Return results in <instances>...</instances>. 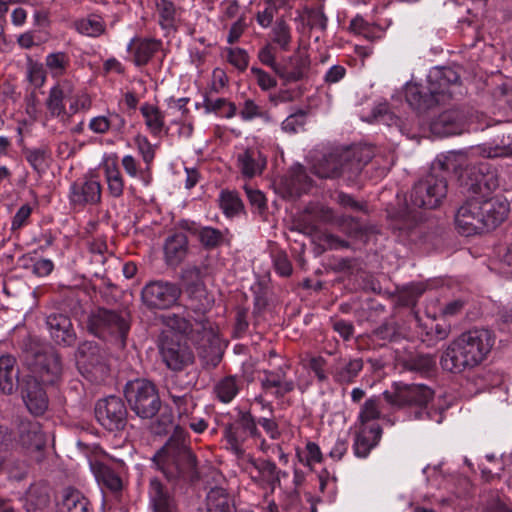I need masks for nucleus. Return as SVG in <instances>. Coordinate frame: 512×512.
<instances>
[{"label": "nucleus", "instance_id": "obj_39", "mask_svg": "<svg viewBox=\"0 0 512 512\" xmlns=\"http://www.w3.org/2000/svg\"><path fill=\"white\" fill-rule=\"evenodd\" d=\"M75 29L83 35L89 37H99L105 33V22L101 16L91 14L86 18H81L75 21Z\"/></svg>", "mask_w": 512, "mask_h": 512}, {"label": "nucleus", "instance_id": "obj_7", "mask_svg": "<svg viewBox=\"0 0 512 512\" xmlns=\"http://www.w3.org/2000/svg\"><path fill=\"white\" fill-rule=\"evenodd\" d=\"M131 328V316L126 310H113L98 307L87 319V330L104 341L125 348Z\"/></svg>", "mask_w": 512, "mask_h": 512}, {"label": "nucleus", "instance_id": "obj_64", "mask_svg": "<svg viewBox=\"0 0 512 512\" xmlns=\"http://www.w3.org/2000/svg\"><path fill=\"white\" fill-rule=\"evenodd\" d=\"M266 3L267 7L256 15L258 24L263 28H267L272 24L274 16L277 13L274 0H266Z\"/></svg>", "mask_w": 512, "mask_h": 512}, {"label": "nucleus", "instance_id": "obj_45", "mask_svg": "<svg viewBox=\"0 0 512 512\" xmlns=\"http://www.w3.org/2000/svg\"><path fill=\"white\" fill-rule=\"evenodd\" d=\"M198 240L204 249L213 250L225 243V235L217 228L204 226L199 230Z\"/></svg>", "mask_w": 512, "mask_h": 512}, {"label": "nucleus", "instance_id": "obj_16", "mask_svg": "<svg viewBox=\"0 0 512 512\" xmlns=\"http://www.w3.org/2000/svg\"><path fill=\"white\" fill-rule=\"evenodd\" d=\"M45 325L55 345L63 348L75 346L77 333L68 315L62 312H51L45 318Z\"/></svg>", "mask_w": 512, "mask_h": 512}, {"label": "nucleus", "instance_id": "obj_34", "mask_svg": "<svg viewBox=\"0 0 512 512\" xmlns=\"http://www.w3.org/2000/svg\"><path fill=\"white\" fill-rule=\"evenodd\" d=\"M59 506L62 512H92L90 501L74 487H66L61 491Z\"/></svg>", "mask_w": 512, "mask_h": 512}, {"label": "nucleus", "instance_id": "obj_46", "mask_svg": "<svg viewBox=\"0 0 512 512\" xmlns=\"http://www.w3.org/2000/svg\"><path fill=\"white\" fill-rule=\"evenodd\" d=\"M381 417L380 398L371 397L367 399L361 406L358 421L361 427L371 426V421L377 420Z\"/></svg>", "mask_w": 512, "mask_h": 512}, {"label": "nucleus", "instance_id": "obj_38", "mask_svg": "<svg viewBox=\"0 0 512 512\" xmlns=\"http://www.w3.org/2000/svg\"><path fill=\"white\" fill-rule=\"evenodd\" d=\"M169 398L175 406L179 421L185 424L186 419H190V415H192L196 407L193 395L190 392H185V394L177 393L173 388Z\"/></svg>", "mask_w": 512, "mask_h": 512}, {"label": "nucleus", "instance_id": "obj_44", "mask_svg": "<svg viewBox=\"0 0 512 512\" xmlns=\"http://www.w3.org/2000/svg\"><path fill=\"white\" fill-rule=\"evenodd\" d=\"M219 206L227 217H233L244 209L237 192L223 190L219 196Z\"/></svg>", "mask_w": 512, "mask_h": 512}, {"label": "nucleus", "instance_id": "obj_2", "mask_svg": "<svg viewBox=\"0 0 512 512\" xmlns=\"http://www.w3.org/2000/svg\"><path fill=\"white\" fill-rule=\"evenodd\" d=\"M171 483L194 484L200 480L197 457L186 441V431L177 425L166 443L152 458Z\"/></svg>", "mask_w": 512, "mask_h": 512}, {"label": "nucleus", "instance_id": "obj_6", "mask_svg": "<svg viewBox=\"0 0 512 512\" xmlns=\"http://www.w3.org/2000/svg\"><path fill=\"white\" fill-rule=\"evenodd\" d=\"M382 395L392 408L411 410L416 420H433L435 415H439L436 422L442 421L441 412L429 406L434 398V391L427 385L393 382L391 390H385Z\"/></svg>", "mask_w": 512, "mask_h": 512}, {"label": "nucleus", "instance_id": "obj_53", "mask_svg": "<svg viewBox=\"0 0 512 512\" xmlns=\"http://www.w3.org/2000/svg\"><path fill=\"white\" fill-rule=\"evenodd\" d=\"M487 153V157H509L512 156V136L502 135L500 141L493 146H489L484 149Z\"/></svg>", "mask_w": 512, "mask_h": 512}, {"label": "nucleus", "instance_id": "obj_41", "mask_svg": "<svg viewBox=\"0 0 512 512\" xmlns=\"http://www.w3.org/2000/svg\"><path fill=\"white\" fill-rule=\"evenodd\" d=\"M338 227L348 237L361 239L373 232V227L360 222L358 218L343 216L338 220Z\"/></svg>", "mask_w": 512, "mask_h": 512}, {"label": "nucleus", "instance_id": "obj_9", "mask_svg": "<svg viewBox=\"0 0 512 512\" xmlns=\"http://www.w3.org/2000/svg\"><path fill=\"white\" fill-rule=\"evenodd\" d=\"M25 363L31 373L29 376L44 385L55 384L62 375L61 356L52 347H31L25 354Z\"/></svg>", "mask_w": 512, "mask_h": 512}, {"label": "nucleus", "instance_id": "obj_48", "mask_svg": "<svg viewBox=\"0 0 512 512\" xmlns=\"http://www.w3.org/2000/svg\"><path fill=\"white\" fill-rule=\"evenodd\" d=\"M25 158L27 162L31 165V167L36 171L39 175L45 172L47 164V158L49 156V151L46 148H34L29 149L25 148L23 150Z\"/></svg>", "mask_w": 512, "mask_h": 512}, {"label": "nucleus", "instance_id": "obj_3", "mask_svg": "<svg viewBox=\"0 0 512 512\" xmlns=\"http://www.w3.org/2000/svg\"><path fill=\"white\" fill-rule=\"evenodd\" d=\"M495 342L493 332L486 328H473L452 340L440 357L444 371L458 374L480 365Z\"/></svg>", "mask_w": 512, "mask_h": 512}, {"label": "nucleus", "instance_id": "obj_54", "mask_svg": "<svg viewBox=\"0 0 512 512\" xmlns=\"http://www.w3.org/2000/svg\"><path fill=\"white\" fill-rule=\"evenodd\" d=\"M307 20V26L310 29L326 30L328 18L322 7L305 8L304 10Z\"/></svg>", "mask_w": 512, "mask_h": 512}, {"label": "nucleus", "instance_id": "obj_5", "mask_svg": "<svg viewBox=\"0 0 512 512\" xmlns=\"http://www.w3.org/2000/svg\"><path fill=\"white\" fill-rule=\"evenodd\" d=\"M372 158L371 147L335 148L313 164L312 173L322 179L342 178L348 184H354Z\"/></svg>", "mask_w": 512, "mask_h": 512}, {"label": "nucleus", "instance_id": "obj_33", "mask_svg": "<svg viewBox=\"0 0 512 512\" xmlns=\"http://www.w3.org/2000/svg\"><path fill=\"white\" fill-rule=\"evenodd\" d=\"M16 359L11 355L0 357V390L3 394L10 395L15 391L18 380Z\"/></svg>", "mask_w": 512, "mask_h": 512}, {"label": "nucleus", "instance_id": "obj_28", "mask_svg": "<svg viewBox=\"0 0 512 512\" xmlns=\"http://www.w3.org/2000/svg\"><path fill=\"white\" fill-rule=\"evenodd\" d=\"M266 158L254 148H248L237 156V167L245 178L260 175L266 167Z\"/></svg>", "mask_w": 512, "mask_h": 512}, {"label": "nucleus", "instance_id": "obj_49", "mask_svg": "<svg viewBox=\"0 0 512 512\" xmlns=\"http://www.w3.org/2000/svg\"><path fill=\"white\" fill-rule=\"evenodd\" d=\"M156 12L159 15V24L164 29H170L174 26L176 9L169 0H156Z\"/></svg>", "mask_w": 512, "mask_h": 512}, {"label": "nucleus", "instance_id": "obj_52", "mask_svg": "<svg viewBox=\"0 0 512 512\" xmlns=\"http://www.w3.org/2000/svg\"><path fill=\"white\" fill-rule=\"evenodd\" d=\"M106 179L111 196L118 198L123 194L124 182L117 166L106 167Z\"/></svg>", "mask_w": 512, "mask_h": 512}, {"label": "nucleus", "instance_id": "obj_4", "mask_svg": "<svg viewBox=\"0 0 512 512\" xmlns=\"http://www.w3.org/2000/svg\"><path fill=\"white\" fill-rule=\"evenodd\" d=\"M459 83L460 75L453 68L435 67L430 70L425 83L406 84L405 99L412 109L423 113L451 98L452 88Z\"/></svg>", "mask_w": 512, "mask_h": 512}, {"label": "nucleus", "instance_id": "obj_10", "mask_svg": "<svg viewBox=\"0 0 512 512\" xmlns=\"http://www.w3.org/2000/svg\"><path fill=\"white\" fill-rule=\"evenodd\" d=\"M484 168V175L486 177L487 184L482 186V189L490 190L489 181L492 176L486 173L487 165L481 163ZM462 193L470 194L465 202L459 207L455 215V223L461 234L464 236H472L480 234L485 231V220L481 209V198L479 193L468 191L466 188H462ZM483 191V190H481Z\"/></svg>", "mask_w": 512, "mask_h": 512}, {"label": "nucleus", "instance_id": "obj_1", "mask_svg": "<svg viewBox=\"0 0 512 512\" xmlns=\"http://www.w3.org/2000/svg\"><path fill=\"white\" fill-rule=\"evenodd\" d=\"M484 166L477 164L476 157L468 151H452L432 163L428 174L413 186L409 202L391 216V229L400 237H411L422 219L417 209H436L447 196V174L453 171L458 175L462 188L481 192L487 184Z\"/></svg>", "mask_w": 512, "mask_h": 512}, {"label": "nucleus", "instance_id": "obj_26", "mask_svg": "<svg viewBox=\"0 0 512 512\" xmlns=\"http://www.w3.org/2000/svg\"><path fill=\"white\" fill-rule=\"evenodd\" d=\"M148 494L152 512H179L174 496L158 478L150 480Z\"/></svg>", "mask_w": 512, "mask_h": 512}, {"label": "nucleus", "instance_id": "obj_37", "mask_svg": "<svg viewBox=\"0 0 512 512\" xmlns=\"http://www.w3.org/2000/svg\"><path fill=\"white\" fill-rule=\"evenodd\" d=\"M95 476L102 489H107L116 498L118 497L122 491L123 483L120 476L114 470L106 465H100L96 470Z\"/></svg>", "mask_w": 512, "mask_h": 512}, {"label": "nucleus", "instance_id": "obj_22", "mask_svg": "<svg viewBox=\"0 0 512 512\" xmlns=\"http://www.w3.org/2000/svg\"><path fill=\"white\" fill-rule=\"evenodd\" d=\"M70 204L73 206H86L98 204L101 200L100 183L92 179H83L74 182L69 191Z\"/></svg>", "mask_w": 512, "mask_h": 512}, {"label": "nucleus", "instance_id": "obj_27", "mask_svg": "<svg viewBox=\"0 0 512 512\" xmlns=\"http://www.w3.org/2000/svg\"><path fill=\"white\" fill-rule=\"evenodd\" d=\"M163 249L165 263L170 267H177L188 254V238L183 233H175L165 240Z\"/></svg>", "mask_w": 512, "mask_h": 512}, {"label": "nucleus", "instance_id": "obj_63", "mask_svg": "<svg viewBox=\"0 0 512 512\" xmlns=\"http://www.w3.org/2000/svg\"><path fill=\"white\" fill-rule=\"evenodd\" d=\"M274 268L276 272L283 276L288 277L292 274V264L285 252H278L274 255L273 259Z\"/></svg>", "mask_w": 512, "mask_h": 512}, {"label": "nucleus", "instance_id": "obj_36", "mask_svg": "<svg viewBox=\"0 0 512 512\" xmlns=\"http://www.w3.org/2000/svg\"><path fill=\"white\" fill-rule=\"evenodd\" d=\"M237 511L232 496L222 487L211 488L205 499V511Z\"/></svg>", "mask_w": 512, "mask_h": 512}, {"label": "nucleus", "instance_id": "obj_62", "mask_svg": "<svg viewBox=\"0 0 512 512\" xmlns=\"http://www.w3.org/2000/svg\"><path fill=\"white\" fill-rule=\"evenodd\" d=\"M139 153L146 165H150L155 157V151L145 136L137 135L134 139Z\"/></svg>", "mask_w": 512, "mask_h": 512}, {"label": "nucleus", "instance_id": "obj_40", "mask_svg": "<svg viewBox=\"0 0 512 512\" xmlns=\"http://www.w3.org/2000/svg\"><path fill=\"white\" fill-rule=\"evenodd\" d=\"M240 390V380L236 376H225L214 386L216 397L223 403L231 402Z\"/></svg>", "mask_w": 512, "mask_h": 512}, {"label": "nucleus", "instance_id": "obj_23", "mask_svg": "<svg viewBox=\"0 0 512 512\" xmlns=\"http://www.w3.org/2000/svg\"><path fill=\"white\" fill-rule=\"evenodd\" d=\"M186 293L188 295L187 308L196 315L195 322L200 324L203 329H206L208 320L205 315L213 307V295L208 292L206 286H194L191 290H187Z\"/></svg>", "mask_w": 512, "mask_h": 512}, {"label": "nucleus", "instance_id": "obj_12", "mask_svg": "<svg viewBox=\"0 0 512 512\" xmlns=\"http://www.w3.org/2000/svg\"><path fill=\"white\" fill-rule=\"evenodd\" d=\"M157 346L162 361L172 371H182L194 363L193 350L188 342L176 333L163 332Z\"/></svg>", "mask_w": 512, "mask_h": 512}, {"label": "nucleus", "instance_id": "obj_32", "mask_svg": "<svg viewBox=\"0 0 512 512\" xmlns=\"http://www.w3.org/2000/svg\"><path fill=\"white\" fill-rule=\"evenodd\" d=\"M310 61L297 51L294 55L287 58L286 63L278 69V76L285 82H297L303 79L305 71L308 69Z\"/></svg>", "mask_w": 512, "mask_h": 512}, {"label": "nucleus", "instance_id": "obj_35", "mask_svg": "<svg viewBox=\"0 0 512 512\" xmlns=\"http://www.w3.org/2000/svg\"><path fill=\"white\" fill-rule=\"evenodd\" d=\"M161 41L153 38L133 39L128 50L134 47V63L137 66L146 65L154 54L161 48Z\"/></svg>", "mask_w": 512, "mask_h": 512}, {"label": "nucleus", "instance_id": "obj_29", "mask_svg": "<svg viewBox=\"0 0 512 512\" xmlns=\"http://www.w3.org/2000/svg\"><path fill=\"white\" fill-rule=\"evenodd\" d=\"M382 436V428L379 424L373 423L371 426H359L354 442V452L358 457H366L370 450L375 447Z\"/></svg>", "mask_w": 512, "mask_h": 512}, {"label": "nucleus", "instance_id": "obj_18", "mask_svg": "<svg viewBox=\"0 0 512 512\" xmlns=\"http://www.w3.org/2000/svg\"><path fill=\"white\" fill-rule=\"evenodd\" d=\"M43 386L41 381L28 375L19 382L22 399L34 416L43 415L48 408V396Z\"/></svg>", "mask_w": 512, "mask_h": 512}, {"label": "nucleus", "instance_id": "obj_43", "mask_svg": "<svg viewBox=\"0 0 512 512\" xmlns=\"http://www.w3.org/2000/svg\"><path fill=\"white\" fill-rule=\"evenodd\" d=\"M270 36L272 43L279 46L282 51L289 50L292 42L291 28L283 18L276 20Z\"/></svg>", "mask_w": 512, "mask_h": 512}, {"label": "nucleus", "instance_id": "obj_8", "mask_svg": "<svg viewBox=\"0 0 512 512\" xmlns=\"http://www.w3.org/2000/svg\"><path fill=\"white\" fill-rule=\"evenodd\" d=\"M129 408L141 419L154 418L162 405L156 384L146 378L129 380L123 388Z\"/></svg>", "mask_w": 512, "mask_h": 512}, {"label": "nucleus", "instance_id": "obj_42", "mask_svg": "<svg viewBox=\"0 0 512 512\" xmlns=\"http://www.w3.org/2000/svg\"><path fill=\"white\" fill-rule=\"evenodd\" d=\"M208 275V266L188 265L181 271V279L185 285V291L191 290L194 286H206L204 279Z\"/></svg>", "mask_w": 512, "mask_h": 512}, {"label": "nucleus", "instance_id": "obj_60", "mask_svg": "<svg viewBox=\"0 0 512 512\" xmlns=\"http://www.w3.org/2000/svg\"><path fill=\"white\" fill-rule=\"evenodd\" d=\"M228 61L239 71H244L246 70L249 64V55L246 52V50L242 48H229Z\"/></svg>", "mask_w": 512, "mask_h": 512}, {"label": "nucleus", "instance_id": "obj_47", "mask_svg": "<svg viewBox=\"0 0 512 512\" xmlns=\"http://www.w3.org/2000/svg\"><path fill=\"white\" fill-rule=\"evenodd\" d=\"M140 111L150 131L154 135H158L164 126V117L159 108L145 103L141 106Z\"/></svg>", "mask_w": 512, "mask_h": 512}, {"label": "nucleus", "instance_id": "obj_17", "mask_svg": "<svg viewBox=\"0 0 512 512\" xmlns=\"http://www.w3.org/2000/svg\"><path fill=\"white\" fill-rule=\"evenodd\" d=\"M77 366L80 371L104 375L108 371L104 351L93 341H84L75 352Z\"/></svg>", "mask_w": 512, "mask_h": 512}, {"label": "nucleus", "instance_id": "obj_58", "mask_svg": "<svg viewBox=\"0 0 512 512\" xmlns=\"http://www.w3.org/2000/svg\"><path fill=\"white\" fill-rule=\"evenodd\" d=\"M306 112L299 110L294 114L289 115L282 122V129L288 133H297L305 125Z\"/></svg>", "mask_w": 512, "mask_h": 512}, {"label": "nucleus", "instance_id": "obj_57", "mask_svg": "<svg viewBox=\"0 0 512 512\" xmlns=\"http://www.w3.org/2000/svg\"><path fill=\"white\" fill-rule=\"evenodd\" d=\"M194 386L193 377H190V374L186 375H175L172 377L169 386L167 387L168 396L170 397V392L173 391V388L177 393L185 394V392H190Z\"/></svg>", "mask_w": 512, "mask_h": 512}, {"label": "nucleus", "instance_id": "obj_19", "mask_svg": "<svg viewBox=\"0 0 512 512\" xmlns=\"http://www.w3.org/2000/svg\"><path fill=\"white\" fill-rule=\"evenodd\" d=\"M43 386L41 381L28 375L19 382L22 399L34 416L43 415L48 408V396Z\"/></svg>", "mask_w": 512, "mask_h": 512}, {"label": "nucleus", "instance_id": "obj_21", "mask_svg": "<svg viewBox=\"0 0 512 512\" xmlns=\"http://www.w3.org/2000/svg\"><path fill=\"white\" fill-rule=\"evenodd\" d=\"M487 191L483 189L480 198L482 214L485 220V231H490L498 227L507 218L509 203L502 196L486 198L485 192Z\"/></svg>", "mask_w": 512, "mask_h": 512}, {"label": "nucleus", "instance_id": "obj_14", "mask_svg": "<svg viewBox=\"0 0 512 512\" xmlns=\"http://www.w3.org/2000/svg\"><path fill=\"white\" fill-rule=\"evenodd\" d=\"M260 432L250 411L239 410L236 419L224 426V438L236 455L243 454V443L248 437L258 438Z\"/></svg>", "mask_w": 512, "mask_h": 512}, {"label": "nucleus", "instance_id": "obj_11", "mask_svg": "<svg viewBox=\"0 0 512 512\" xmlns=\"http://www.w3.org/2000/svg\"><path fill=\"white\" fill-rule=\"evenodd\" d=\"M15 429V443L37 464H41L46 459L47 446V437L41 424L27 417H17Z\"/></svg>", "mask_w": 512, "mask_h": 512}, {"label": "nucleus", "instance_id": "obj_50", "mask_svg": "<svg viewBox=\"0 0 512 512\" xmlns=\"http://www.w3.org/2000/svg\"><path fill=\"white\" fill-rule=\"evenodd\" d=\"M399 335V326L393 320H385L372 331V337L375 340H381L384 342L395 341Z\"/></svg>", "mask_w": 512, "mask_h": 512}, {"label": "nucleus", "instance_id": "obj_30", "mask_svg": "<svg viewBox=\"0 0 512 512\" xmlns=\"http://www.w3.org/2000/svg\"><path fill=\"white\" fill-rule=\"evenodd\" d=\"M363 367L362 358L339 359L332 371L333 380L340 385L351 384L359 376Z\"/></svg>", "mask_w": 512, "mask_h": 512}, {"label": "nucleus", "instance_id": "obj_51", "mask_svg": "<svg viewBox=\"0 0 512 512\" xmlns=\"http://www.w3.org/2000/svg\"><path fill=\"white\" fill-rule=\"evenodd\" d=\"M70 59L65 52H54L46 56L45 64L55 76H61L69 66Z\"/></svg>", "mask_w": 512, "mask_h": 512}, {"label": "nucleus", "instance_id": "obj_56", "mask_svg": "<svg viewBox=\"0 0 512 512\" xmlns=\"http://www.w3.org/2000/svg\"><path fill=\"white\" fill-rule=\"evenodd\" d=\"M15 431L5 421L0 420V453L4 455L10 451L15 444Z\"/></svg>", "mask_w": 512, "mask_h": 512}, {"label": "nucleus", "instance_id": "obj_13", "mask_svg": "<svg viewBox=\"0 0 512 512\" xmlns=\"http://www.w3.org/2000/svg\"><path fill=\"white\" fill-rule=\"evenodd\" d=\"M94 411L98 423L109 432L123 431L128 424L127 406L118 396L110 395L99 399Z\"/></svg>", "mask_w": 512, "mask_h": 512}, {"label": "nucleus", "instance_id": "obj_15", "mask_svg": "<svg viewBox=\"0 0 512 512\" xmlns=\"http://www.w3.org/2000/svg\"><path fill=\"white\" fill-rule=\"evenodd\" d=\"M181 296V289L177 284L167 281H150L141 291V299L148 309H168L172 307Z\"/></svg>", "mask_w": 512, "mask_h": 512}, {"label": "nucleus", "instance_id": "obj_25", "mask_svg": "<svg viewBox=\"0 0 512 512\" xmlns=\"http://www.w3.org/2000/svg\"><path fill=\"white\" fill-rule=\"evenodd\" d=\"M261 388L276 399H283L286 394L295 389V382L286 378L285 371L280 368L278 371L264 370L260 380Z\"/></svg>", "mask_w": 512, "mask_h": 512}, {"label": "nucleus", "instance_id": "obj_61", "mask_svg": "<svg viewBox=\"0 0 512 512\" xmlns=\"http://www.w3.org/2000/svg\"><path fill=\"white\" fill-rule=\"evenodd\" d=\"M258 59L266 66H269L278 75V69H281V63L275 60V48L271 43H267L258 52Z\"/></svg>", "mask_w": 512, "mask_h": 512}, {"label": "nucleus", "instance_id": "obj_20", "mask_svg": "<svg viewBox=\"0 0 512 512\" xmlns=\"http://www.w3.org/2000/svg\"><path fill=\"white\" fill-rule=\"evenodd\" d=\"M468 123L467 114L462 109H449L440 113L430 124L434 135L445 137L458 135L465 131Z\"/></svg>", "mask_w": 512, "mask_h": 512}, {"label": "nucleus", "instance_id": "obj_55", "mask_svg": "<svg viewBox=\"0 0 512 512\" xmlns=\"http://www.w3.org/2000/svg\"><path fill=\"white\" fill-rule=\"evenodd\" d=\"M166 325L176 334L187 335L192 331L191 322L183 316L172 314L165 318Z\"/></svg>", "mask_w": 512, "mask_h": 512}, {"label": "nucleus", "instance_id": "obj_24", "mask_svg": "<svg viewBox=\"0 0 512 512\" xmlns=\"http://www.w3.org/2000/svg\"><path fill=\"white\" fill-rule=\"evenodd\" d=\"M399 365L404 371H408L428 378L436 372V358L433 354L410 352L399 359Z\"/></svg>", "mask_w": 512, "mask_h": 512}, {"label": "nucleus", "instance_id": "obj_59", "mask_svg": "<svg viewBox=\"0 0 512 512\" xmlns=\"http://www.w3.org/2000/svg\"><path fill=\"white\" fill-rule=\"evenodd\" d=\"M28 80L36 87L40 88L46 80V71L43 64L29 60L28 63Z\"/></svg>", "mask_w": 512, "mask_h": 512}, {"label": "nucleus", "instance_id": "obj_31", "mask_svg": "<svg viewBox=\"0 0 512 512\" xmlns=\"http://www.w3.org/2000/svg\"><path fill=\"white\" fill-rule=\"evenodd\" d=\"M73 86L69 81H62L53 86L46 100V107L51 116L59 117L66 114L64 100L71 98Z\"/></svg>", "mask_w": 512, "mask_h": 512}]
</instances>
